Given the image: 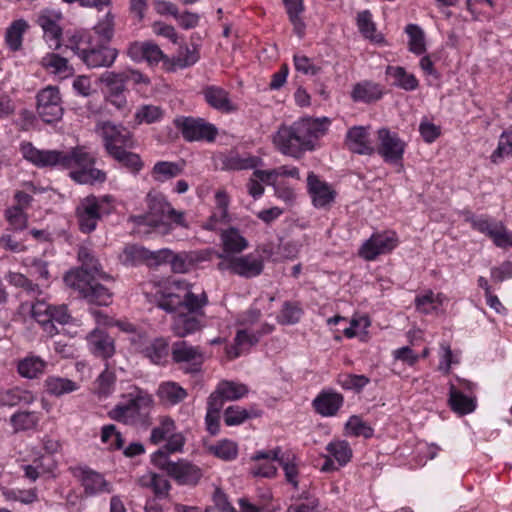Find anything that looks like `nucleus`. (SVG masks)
Masks as SVG:
<instances>
[{
	"mask_svg": "<svg viewBox=\"0 0 512 512\" xmlns=\"http://www.w3.org/2000/svg\"><path fill=\"white\" fill-rule=\"evenodd\" d=\"M170 289L159 300L158 306L167 312H174L171 321L173 334L184 338L202 330L206 326L204 308L209 303L206 292L194 293L192 285L186 281H173Z\"/></svg>",
	"mask_w": 512,
	"mask_h": 512,
	"instance_id": "f257e3e1",
	"label": "nucleus"
},
{
	"mask_svg": "<svg viewBox=\"0 0 512 512\" xmlns=\"http://www.w3.org/2000/svg\"><path fill=\"white\" fill-rule=\"evenodd\" d=\"M23 158L38 168H58L70 171V177L79 184L104 182L106 174L94 167L95 157L83 146L69 151L41 150L31 142H23L20 146Z\"/></svg>",
	"mask_w": 512,
	"mask_h": 512,
	"instance_id": "f03ea898",
	"label": "nucleus"
},
{
	"mask_svg": "<svg viewBox=\"0 0 512 512\" xmlns=\"http://www.w3.org/2000/svg\"><path fill=\"white\" fill-rule=\"evenodd\" d=\"M330 123L327 117H307L292 125H281L273 135V144L282 154L299 157L315 149L316 141L327 133Z\"/></svg>",
	"mask_w": 512,
	"mask_h": 512,
	"instance_id": "7ed1b4c3",
	"label": "nucleus"
},
{
	"mask_svg": "<svg viewBox=\"0 0 512 512\" xmlns=\"http://www.w3.org/2000/svg\"><path fill=\"white\" fill-rule=\"evenodd\" d=\"M64 47L71 50L89 68L110 67L117 58V50L110 47L90 31H74L66 34Z\"/></svg>",
	"mask_w": 512,
	"mask_h": 512,
	"instance_id": "20e7f679",
	"label": "nucleus"
},
{
	"mask_svg": "<svg viewBox=\"0 0 512 512\" xmlns=\"http://www.w3.org/2000/svg\"><path fill=\"white\" fill-rule=\"evenodd\" d=\"M154 399L150 393L135 388L129 392L125 400L118 403L108 415L111 419L126 425H143L148 421Z\"/></svg>",
	"mask_w": 512,
	"mask_h": 512,
	"instance_id": "39448f33",
	"label": "nucleus"
},
{
	"mask_svg": "<svg viewBox=\"0 0 512 512\" xmlns=\"http://www.w3.org/2000/svg\"><path fill=\"white\" fill-rule=\"evenodd\" d=\"M115 199L111 195H88L80 199L75 209L78 228L90 234L96 230L99 221L115 211Z\"/></svg>",
	"mask_w": 512,
	"mask_h": 512,
	"instance_id": "423d86ee",
	"label": "nucleus"
},
{
	"mask_svg": "<svg viewBox=\"0 0 512 512\" xmlns=\"http://www.w3.org/2000/svg\"><path fill=\"white\" fill-rule=\"evenodd\" d=\"M145 201L148 208L147 213L133 216L132 220L135 224L158 227L164 223L165 219H169L176 225L188 226L184 213L175 210L163 193L152 190L146 195Z\"/></svg>",
	"mask_w": 512,
	"mask_h": 512,
	"instance_id": "0eeeda50",
	"label": "nucleus"
},
{
	"mask_svg": "<svg viewBox=\"0 0 512 512\" xmlns=\"http://www.w3.org/2000/svg\"><path fill=\"white\" fill-rule=\"evenodd\" d=\"M222 261L218 264L219 270H228L244 278L259 276L264 270V258L258 251L241 256L219 255Z\"/></svg>",
	"mask_w": 512,
	"mask_h": 512,
	"instance_id": "6e6552de",
	"label": "nucleus"
},
{
	"mask_svg": "<svg viewBox=\"0 0 512 512\" xmlns=\"http://www.w3.org/2000/svg\"><path fill=\"white\" fill-rule=\"evenodd\" d=\"M96 132L101 136L104 147L110 157L121 150L135 147L132 133L123 125H117L110 121L97 124Z\"/></svg>",
	"mask_w": 512,
	"mask_h": 512,
	"instance_id": "1a4fd4ad",
	"label": "nucleus"
},
{
	"mask_svg": "<svg viewBox=\"0 0 512 512\" xmlns=\"http://www.w3.org/2000/svg\"><path fill=\"white\" fill-rule=\"evenodd\" d=\"M174 124L188 142H213L218 135L217 127L203 118L180 116Z\"/></svg>",
	"mask_w": 512,
	"mask_h": 512,
	"instance_id": "9d476101",
	"label": "nucleus"
},
{
	"mask_svg": "<svg viewBox=\"0 0 512 512\" xmlns=\"http://www.w3.org/2000/svg\"><path fill=\"white\" fill-rule=\"evenodd\" d=\"M78 274H65L64 281L71 288L79 293L90 303L97 305H108L111 303L112 294L110 289L99 283L101 278H89L77 280Z\"/></svg>",
	"mask_w": 512,
	"mask_h": 512,
	"instance_id": "9b49d317",
	"label": "nucleus"
},
{
	"mask_svg": "<svg viewBox=\"0 0 512 512\" xmlns=\"http://www.w3.org/2000/svg\"><path fill=\"white\" fill-rule=\"evenodd\" d=\"M171 357L173 362L187 374L200 372L204 363V353L202 349L184 340L173 343Z\"/></svg>",
	"mask_w": 512,
	"mask_h": 512,
	"instance_id": "f8f14e48",
	"label": "nucleus"
},
{
	"mask_svg": "<svg viewBox=\"0 0 512 512\" xmlns=\"http://www.w3.org/2000/svg\"><path fill=\"white\" fill-rule=\"evenodd\" d=\"M149 439L155 445L166 441L164 446L170 452H181L185 444V437L182 433L176 432V423L170 416L158 418V424L152 428Z\"/></svg>",
	"mask_w": 512,
	"mask_h": 512,
	"instance_id": "ddd939ff",
	"label": "nucleus"
},
{
	"mask_svg": "<svg viewBox=\"0 0 512 512\" xmlns=\"http://www.w3.org/2000/svg\"><path fill=\"white\" fill-rule=\"evenodd\" d=\"M254 460L268 459L276 460L282 467L285 480L294 489L299 488V464L300 459L292 452L283 453L280 447L271 450L257 451L253 455Z\"/></svg>",
	"mask_w": 512,
	"mask_h": 512,
	"instance_id": "4468645a",
	"label": "nucleus"
},
{
	"mask_svg": "<svg viewBox=\"0 0 512 512\" xmlns=\"http://www.w3.org/2000/svg\"><path fill=\"white\" fill-rule=\"evenodd\" d=\"M399 244L394 231L373 233L359 249V256L366 261H374L379 255L392 252Z\"/></svg>",
	"mask_w": 512,
	"mask_h": 512,
	"instance_id": "2eb2a0df",
	"label": "nucleus"
},
{
	"mask_svg": "<svg viewBox=\"0 0 512 512\" xmlns=\"http://www.w3.org/2000/svg\"><path fill=\"white\" fill-rule=\"evenodd\" d=\"M36 98V110L44 122L52 123L62 118L63 108L58 87L47 86L38 92Z\"/></svg>",
	"mask_w": 512,
	"mask_h": 512,
	"instance_id": "dca6fc26",
	"label": "nucleus"
},
{
	"mask_svg": "<svg viewBox=\"0 0 512 512\" xmlns=\"http://www.w3.org/2000/svg\"><path fill=\"white\" fill-rule=\"evenodd\" d=\"M379 145L377 153L387 163L397 164L402 162L406 149V143L397 133L391 132L387 128H381L377 132Z\"/></svg>",
	"mask_w": 512,
	"mask_h": 512,
	"instance_id": "f3484780",
	"label": "nucleus"
},
{
	"mask_svg": "<svg viewBox=\"0 0 512 512\" xmlns=\"http://www.w3.org/2000/svg\"><path fill=\"white\" fill-rule=\"evenodd\" d=\"M61 14L52 10H42L37 18V24L43 30V38L52 50H60L64 46L66 36L63 38V31L59 25Z\"/></svg>",
	"mask_w": 512,
	"mask_h": 512,
	"instance_id": "a211bd4d",
	"label": "nucleus"
},
{
	"mask_svg": "<svg viewBox=\"0 0 512 512\" xmlns=\"http://www.w3.org/2000/svg\"><path fill=\"white\" fill-rule=\"evenodd\" d=\"M70 470L72 475L81 483L87 496L112 492L111 483L101 473L86 466L73 467Z\"/></svg>",
	"mask_w": 512,
	"mask_h": 512,
	"instance_id": "6ab92c4d",
	"label": "nucleus"
},
{
	"mask_svg": "<svg viewBox=\"0 0 512 512\" xmlns=\"http://www.w3.org/2000/svg\"><path fill=\"white\" fill-rule=\"evenodd\" d=\"M78 260L81 266L70 270L66 274H78L80 277H78L77 280L101 278L103 281H112V277L102 270L99 260L95 257L94 252L90 248L86 246L79 247Z\"/></svg>",
	"mask_w": 512,
	"mask_h": 512,
	"instance_id": "aec40b11",
	"label": "nucleus"
},
{
	"mask_svg": "<svg viewBox=\"0 0 512 512\" xmlns=\"http://www.w3.org/2000/svg\"><path fill=\"white\" fill-rule=\"evenodd\" d=\"M307 189L312 204L318 209L329 207L335 200L336 191L313 172L308 174Z\"/></svg>",
	"mask_w": 512,
	"mask_h": 512,
	"instance_id": "412c9836",
	"label": "nucleus"
},
{
	"mask_svg": "<svg viewBox=\"0 0 512 512\" xmlns=\"http://www.w3.org/2000/svg\"><path fill=\"white\" fill-rule=\"evenodd\" d=\"M201 94L211 108L221 113L229 114L236 112L238 109L237 105L231 100L230 93L220 86L207 85L202 88Z\"/></svg>",
	"mask_w": 512,
	"mask_h": 512,
	"instance_id": "4be33fe9",
	"label": "nucleus"
},
{
	"mask_svg": "<svg viewBox=\"0 0 512 512\" xmlns=\"http://www.w3.org/2000/svg\"><path fill=\"white\" fill-rule=\"evenodd\" d=\"M127 53L132 60L146 61L149 65H157L165 58L160 47L151 41L133 42L129 45Z\"/></svg>",
	"mask_w": 512,
	"mask_h": 512,
	"instance_id": "5701e85b",
	"label": "nucleus"
},
{
	"mask_svg": "<svg viewBox=\"0 0 512 512\" xmlns=\"http://www.w3.org/2000/svg\"><path fill=\"white\" fill-rule=\"evenodd\" d=\"M344 397L332 389L322 390L313 400L312 406L316 413L323 417H332L343 406Z\"/></svg>",
	"mask_w": 512,
	"mask_h": 512,
	"instance_id": "b1692460",
	"label": "nucleus"
},
{
	"mask_svg": "<svg viewBox=\"0 0 512 512\" xmlns=\"http://www.w3.org/2000/svg\"><path fill=\"white\" fill-rule=\"evenodd\" d=\"M248 392L249 388L243 383L222 380L208 398L223 406L226 401L239 400L246 396Z\"/></svg>",
	"mask_w": 512,
	"mask_h": 512,
	"instance_id": "393cba45",
	"label": "nucleus"
},
{
	"mask_svg": "<svg viewBox=\"0 0 512 512\" xmlns=\"http://www.w3.org/2000/svg\"><path fill=\"white\" fill-rule=\"evenodd\" d=\"M369 136V127L353 126L347 131L345 145L353 153L371 155L374 153V148L370 143Z\"/></svg>",
	"mask_w": 512,
	"mask_h": 512,
	"instance_id": "a878e982",
	"label": "nucleus"
},
{
	"mask_svg": "<svg viewBox=\"0 0 512 512\" xmlns=\"http://www.w3.org/2000/svg\"><path fill=\"white\" fill-rule=\"evenodd\" d=\"M179 485L195 486L203 476L202 470L186 460H179L171 466L169 475Z\"/></svg>",
	"mask_w": 512,
	"mask_h": 512,
	"instance_id": "bb28decb",
	"label": "nucleus"
},
{
	"mask_svg": "<svg viewBox=\"0 0 512 512\" xmlns=\"http://www.w3.org/2000/svg\"><path fill=\"white\" fill-rule=\"evenodd\" d=\"M87 342L89 350L97 357L107 359L115 352L113 339L103 330H93L87 336Z\"/></svg>",
	"mask_w": 512,
	"mask_h": 512,
	"instance_id": "cd10ccee",
	"label": "nucleus"
},
{
	"mask_svg": "<svg viewBox=\"0 0 512 512\" xmlns=\"http://www.w3.org/2000/svg\"><path fill=\"white\" fill-rule=\"evenodd\" d=\"M208 259V253L204 251L180 252L177 254L173 252L170 265L175 273H187L196 265Z\"/></svg>",
	"mask_w": 512,
	"mask_h": 512,
	"instance_id": "c85d7f7f",
	"label": "nucleus"
},
{
	"mask_svg": "<svg viewBox=\"0 0 512 512\" xmlns=\"http://www.w3.org/2000/svg\"><path fill=\"white\" fill-rule=\"evenodd\" d=\"M156 395L163 405L175 406L188 397V392L177 382L164 381L159 384Z\"/></svg>",
	"mask_w": 512,
	"mask_h": 512,
	"instance_id": "c756f323",
	"label": "nucleus"
},
{
	"mask_svg": "<svg viewBox=\"0 0 512 512\" xmlns=\"http://www.w3.org/2000/svg\"><path fill=\"white\" fill-rule=\"evenodd\" d=\"M448 403L451 410L458 415H466L476 409L475 396L463 393L454 383L449 385Z\"/></svg>",
	"mask_w": 512,
	"mask_h": 512,
	"instance_id": "7c9ffc66",
	"label": "nucleus"
},
{
	"mask_svg": "<svg viewBox=\"0 0 512 512\" xmlns=\"http://www.w3.org/2000/svg\"><path fill=\"white\" fill-rule=\"evenodd\" d=\"M42 420L40 411L19 410L10 416V425L15 433L37 430Z\"/></svg>",
	"mask_w": 512,
	"mask_h": 512,
	"instance_id": "2f4dec72",
	"label": "nucleus"
},
{
	"mask_svg": "<svg viewBox=\"0 0 512 512\" xmlns=\"http://www.w3.org/2000/svg\"><path fill=\"white\" fill-rule=\"evenodd\" d=\"M383 96L382 86L373 81L364 80L356 83L351 91V98L354 102L372 103Z\"/></svg>",
	"mask_w": 512,
	"mask_h": 512,
	"instance_id": "473e14b6",
	"label": "nucleus"
},
{
	"mask_svg": "<svg viewBox=\"0 0 512 512\" xmlns=\"http://www.w3.org/2000/svg\"><path fill=\"white\" fill-rule=\"evenodd\" d=\"M224 256L241 253L248 247L247 239L241 235L238 229L230 227L222 230L220 235Z\"/></svg>",
	"mask_w": 512,
	"mask_h": 512,
	"instance_id": "72a5a7b5",
	"label": "nucleus"
},
{
	"mask_svg": "<svg viewBox=\"0 0 512 512\" xmlns=\"http://www.w3.org/2000/svg\"><path fill=\"white\" fill-rule=\"evenodd\" d=\"M29 23L24 19H17L6 28L4 42L11 52L22 49L24 34L29 29Z\"/></svg>",
	"mask_w": 512,
	"mask_h": 512,
	"instance_id": "f704fd0d",
	"label": "nucleus"
},
{
	"mask_svg": "<svg viewBox=\"0 0 512 512\" xmlns=\"http://www.w3.org/2000/svg\"><path fill=\"white\" fill-rule=\"evenodd\" d=\"M261 164V158L250 154L230 152L222 157V168L226 170L255 169Z\"/></svg>",
	"mask_w": 512,
	"mask_h": 512,
	"instance_id": "c9c22d12",
	"label": "nucleus"
},
{
	"mask_svg": "<svg viewBox=\"0 0 512 512\" xmlns=\"http://www.w3.org/2000/svg\"><path fill=\"white\" fill-rule=\"evenodd\" d=\"M40 65L47 72L60 78H68L74 73V69L68 60L56 53H47L42 57Z\"/></svg>",
	"mask_w": 512,
	"mask_h": 512,
	"instance_id": "e433bc0d",
	"label": "nucleus"
},
{
	"mask_svg": "<svg viewBox=\"0 0 512 512\" xmlns=\"http://www.w3.org/2000/svg\"><path fill=\"white\" fill-rule=\"evenodd\" d=\"M138 484L142 488H149L157 498L163 499L169 495L171 484L168 479L160 474L148 472L138 479Z\"/></svg>",
	"mask_w": 512,
	"mask_h": 512,
	"instance_id": "4c0bfd02",
	"label": "nucleus"
},
{
	"mask_svg": "<svg viewBox=\"0 0 512 512\" xmlns=\"http://www.w3.org/2000/svg\"><path fill=\"white\" fill-rule=\"evenodd\" d=\"M184 167V161H158L151 170V177L156 182H165L181 175L184 171Z\"/></svg>",
	"mask_w": 512,
	"mask_h": 512,
	"instance_id": "58836bf2",
	"label": "nucleus"
},
{
	"mask_svg": "<svg viewBox=\"0 0 512 512\" xmlns=\"http://www.w3.org/2000/svg\"><path fill=\"white\" fill-rule=\"evenodd\" d=\"M35 395L28 390L19 387L0 390L1 406H16L19 404L30 405L35 401Z\"/></svg>",
	"mask_w": 512,
	"mask_h": 512,
	"instance_id": "ea45409f",
	"label": "nucleus"
},
{
	"mask_svg": "<svg viewBox=\"0 0 512 512\" xmlns=\"http://www.w3.org/2000/svg\"><path fill=\"white\" fill-rule=\"evenodd\" d=\"M79 384L68 378L48 376L44 381L45 391L52 396L61 397L79 389Z\"/></svg>",
	"mask_w": 512,
	"mask_h": 512,
	"instance_id": "a19ab883",
	"label": "nucleus"
},
{
	"mask_svg": "<svg viewBox=\"0 0 512 512\" xmlns=\"http://www.w3.org/2000/svg\"><path fill=\"white\" fill-rule=\"evenodd\" d=\"M356 24L359 32L366 39L377 44L384 41L383 35L377 32L376 24L369 10H363L357 14Z\"/></svg>",
	"mask_w": 512,
	"mask_h": 512,
	"instance_id": "79ce46f5",
	"label": "nucleus"
},
{
	"mask_svg": "<svg viewBox=\"0 0 512 512\" xmlns=\"http://www.w3.org/2000/svg\"><path fill=\"white\" fill-rule=\"evenodd\" d=\"M46 361L35 355H28L18 362V373L28 379H34L44 373Z\"/></svg>",
	"mask_w": 512,
	"mask_h": 512,
	"instance_id": "37998d69",
	"label": "nucleus"
},
{
	"mask_svg": "<svg viewBox=\"0 0 512 512\" xmlns=\"http://www.w3.org/2000/svg\"><path fill=\"white\" fill-rule=\"evenodd\" d=\"M386 74L394 80L393 84L406 91H413L419 86V82L414 74L408 73L403 67L388 66Z\"/></svg>",
	"mask_w": 512,
	"mask_h": 512,
	"instance_id": "c03bdc74",
	"label": "nucleus"
},
{
	"mask_svg": "<svg viewBox=\"0 0 512 512\" xmlns=\"http://www.w3.org/2000/svg\"><path fill=\"white\" fill-rule=\"evenodd\" d=\"M258 341L259 335H256L254 332L249 333L247 329H240L234 338V345L227 350V354L229 358H237L244 349L254 346Z\"/></svg>",
	"mask_w": 512,
	"mask_h": 512,
	"instance_id": "a18cd8bd",
	"label": "nucleus"
},
{
	"mask_svg": "<svg viewBox=\"0 0 512 512\" xmlns=\"http://www.w3.org/2000/svg\"><path fill=\"white\" fill-rule=\"evenodd\" d=\"M207 450L210 454L223 461H233L238 456V445L230 439H221L209 445Z\"/></svg>",
	"mask_w": 512,
	"mask_h": 512,
	"instance_id": "49530a36",
	"label": "nucleus"
},
{
	"mask_svg": "<svg viewBox=\"0 0 512 512\" xmlns=\"http://www.w3.org/2000/svg\"><path fill=\"white\" fill-rule=\"evenodd\" d=\"M326 451L341 467L350 462L353 455L350 444L345 440H334L329 442L326 446Z\"/></svg>",
	"mask_w": 512,
	"mask_h": 512,
	"instance_id": "de8ad7c7",
	"label": "nucleus"
},
{
	"mask_svg": "<svg viewBox=\"0 0 512 512\" xmlns=\"http://www.w3.org/2000/svg\"><path fill=\"white\" fill-rule=\"evenodd\" d=\"M143 353L152 363L162 364L168 356V343L163 338H156L143 349Z\"/></svg>",
	"mask_w": 512,
	"mask_h": 512,
	"instance_id": "09e8293b",
	"label": "nucleus"
},
{
	"mask_svg": "<svg viewBox=\"0 0 512 512\" xmlns=\"http://www.w3.org/2000/svg\"><path fill=\"white\" fill-rule=\"evenodd\" d=\"M121 167L136 175L144 167V163L140 155L129 151V149L121 150L112 157Z\"/></svg>",
	"mask_w": 512,
	"mask_h": 512,
	"instance_id": "8fccbe9b",
	"label": "nucleus"
},
{
	"mask_svg": "<svg viewBox=\"0 0 512 512\" xmlns=\"http://www.w3.org/2000/svg\"><path fill=\"white\" fill-rule=\"evenodd\" d=\"M114 15L109 11L90 31V35L109 43L114 35Z\"/></svg>",
	"mask_w": 512,
	"mask_h": 512,
	"instance_id": "3c124183",
	"label": "nucleus"
},
{
	"mask_svg": "<svg viewBox=\"0 0 512 512\" xmlns=\"http://www.w3.org/2000/svg\"><path fill=\"white\" fill-rule=\"evenodd\" d=\"M302 315L303 309L298 302L286 301L277 316V321L282 325H293L300 321Z\"/></svg>",
	"mask_w": 512,
	"mask_h": 512,
	"instance_id": "603ef678",
	"label": "nucleus"
},
{
	"mask_svg": "<svg viewBox=\"0 0 512 512\" xmlns=\"http://www.w3.org/2000/svg\"><path fill=\"white\" fill-rule=\"evenodd\" d=\"M345 432L349 436L371 438L374 430L360 416L352 415L345 424Z\"/></svg>",
	"mask_w": 512,
	"mask_h": 512,
	"instance_id": "864d4df0",
	"label": "nucleus"
},
{
	"mask_svg": "<svg viewBox=\"0 0 512 512\" xmlns=\"http://www.w3.org/2000/svg\"><path fill=\"white\" fill-rule=\"evenodd\" d=\"M2 495L7 501L20 502L22 504H32L38 501V493L36 488L30 489H9L5 488Z\"/></svg>",
	"mask_w": 512,
	"mask_h": 512,
	"instance_id": "5fc2aeb1",
	"label": "nucleus"
},
{
	"mask_svg": "<svg viewBox=\"0 0 512 512\" xmlns=\"http://www.w3.org/2000/svg\"><path fill=\"white\" fill-rule=\"evenodd\" d=\"M405 31L409 37V50L417 55L423 54L426 51L423 30L416 24H408Z\"/></svg>",
	"mask_w": 512,
	"mask_h": 512,
	"instance_id": "6e6d98bb",
	"label": "nucleus"
},
{
	"mask_svg": "<svg viewBox=\"0 0 512 512\" xmlns=\"http://www.w3.org/2000/svg\"><path fill=\"white\" fill-rule=\"evenodd\" d=\"M222 408V405L208 398L205 425L207 431L213 436L220 431V411Z\"/></svg>",
	"mask_w": 512,
	"mask_h": 512,
	"instance_id": "4d7b16f0",
	"label": "nucleus"
},
{
	"mask_svg": "<svg viewBox=\"0 0 512 512\" xmlns=\"http://www.w3.org/2000/svg\"><path fill=\"white\" fill-rule=\"evenodd\" d=\"M6 280L13 286L24 289L30 296L38 297L42 291L38 284H34L25 275L17 272H9Z\"/></svg>",
	"mask_w": 512,
	"mask_h": 512,
	"instance_id": "13d9d810",
	"label": "nucleus"
},
{
	"mask_svg": "<svg viewBox=\"0 0 512 512\" xmlns=\"http://www.w3.org/2000/svg\"><path fill=\"white\" fill-rule=\"evenodd\" d=\"M369 378L365 375L344 373L337 378V383L345 390L360 392L368 383Z\"/></svg>",
	"mask_w": 512,
	"mask_h": 512,
	"instance_id": "bf43d9fd",
	"label": "nucleus"
},
{
	"mask_svg": "<svg viewBox=\"0 0 512 512\" xmlns=\"http://www.w3.org/2000/svg\"><path fill=\"white\" fill-rule=\"evenodd\" d=\"M100 82L107 87V93L125 92L126 81L122 72L106 71L100 76Z\"/></svg>",
	"mask_w": 512,
	"mask_h": 512,
	"instance_id": "052dcab7",
	"label": "nucleus"
},
{
	"mask_svg": "<svg viewBox=\"0 0 512 512\" xmlns=\"http://www.w3.org/2000/svg\"><path fill=\"white\" fill-rule=\"evenodd\" d=\"M293 62L296 71L304 75L315 76L321 71V67L313 59L302 53L294 54Z\"/></svg>",
	"mask_w": 512,
	"mask_h": 512,
	"instance_id": "680f3d73",
	"label": "nucleus"
},
{
	"mask_svg": "<svg viewBox=\"0 0 512 512\" xmlns=\"http://www.w3.org/2000/svg\"><path fill=\"white\" fill-rule=\"evenodd\" d=\"M101 441L107 444L110 449L119 450L124 445V439L115 425H104L101 429Z\"/></svg>",
	"mask_w": 512,
	"mask_h": 512,
	"instance_id": "e2e57ef3",
	"label": "nucleus"
},
{
	"mask_svg": "<svg viewBox=\"0 0 512 512\" xmlns=\"http://www.w3.org/2000/svg\"><path fill=\"white\" fill-rule=\"evenodd\" d=\"M223 417L227 426H236L251 418L252 414L245 408L238 405H232L224 411Z\"/></svg>",
	"mask_w": 512,
	"mask_h": 512,
	"instance_id": "0e129e2a",
	"label": "nucleus"
},
{
	"mask_svg": "<svg viewBox=\"0 0 512 512\" xmlns=\"http://www.w3.org/2000/svg\"><path fill=\"white\" fill-rule=\"evenodd\" d=\"M470 223L473 229L492 239L501 221H495L488 217L480 216L471 218Z\"/></svg>",
	"mask_w": 512,
	"mask_h": 512,
	"instance_id": "69168bd1",
	"label": "nucleus"
},
{
	"mask_svg": "<svg viewBox=\"0 0 512 512\" xmlns=\"http://www.w3.org/2000/svg\"><path fill=\"white\" fill-rule=\"evenodd\" d=\"M300 500L290 504L286 512H319L320 503L317 497L302 495Z\"/></svg>",
	"mask_w": 512,
	"mask_h": 512,
	"instance_id": "338daca9",
	"label": "nucleus"
},
{
	"mask_svg": "<svg viewBox=\"0 0 512 512\" xmlns=\"http://www.w3.org/2000/svg\"><path fill=\"white\" fill-rule=\"evenodd\" d=\"M512 155V132L504 131L498 141L496 150L491 158L494 163L498 162V158L508 157Z\"/></svg>",
	"mask_w": 512,
	"mask_h": 512,
	"instance_id": "774afa93",
	"label": "nucleus"
}]
</instances>
